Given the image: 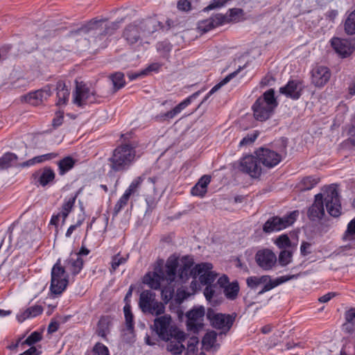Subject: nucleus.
I'll return each mask as SVG.
<instances>
[{
    "label": "nucleus",
    "instance_id": "774afa93",
    "mask_svg": "<svg viewBox=\"0 0 355 355\" xmlns=\"http://www.w3.org/2000/svg\"><path fill=\"white\" fill-rule=\"evenodd\" d=\"M41 352L38 351L35 347L31 346L28 349L19 355H40Z\"/></svg>",
    "mask_w": 355,
    "mask_h": 355
},
{
    "label": "nucleus",
    "instance_id": "bf43d9fd",
    "mask_svg": "<svg viewBox=\"0 0 355 355\" xmlns=\"http://www.w3.org/2000/svg\"><path fill=\"white\" fill-rule=\"evenodd\" d=\"M229 0H212L210 3L205 7L204 11H209L216 8H220L225 5Z\"/></svg>",
    "mask_w": 355,
    "mask_h": 355
},
{
    "label": "nucleus",
    "instance_id": "4c0bfd02",
    "mask_svg": "<svg viewBox=\"0 0 355 355\" xmlns=\"http://www.w3.org/2000/svg\"><path fill=\"white\" fill-rule=\"evenodd\" d=\"M242 69V67H239L237 70L235 71L230 73L227 75L224 79H223L219 83L216 84L214 87L211 88V89L209 92V93L206 95V96L204 98L202 103L207 101V99L212 95L214 93H215L217 90H218L222 86L227 84L229 81H230L231 79L234 78L239 72Z\"/></svg>",
    "mask_w": 355,
    "mask_h": 355
},
{
    "label": "nucleus",
    "instance_id": "09e8293b",
    "mask_svg": "<svg viewBox=\"0 0 355 355\" xmlns=\"http://www.w3.org/2000/svg\"><path fill=\"white\" fill-rule=\"evenodd\" d=\"M293 252L283 250L281 251L278 258V262L282 266H286L292 261Z\"/></svg>",
    "mask_w": 355,
    "mask_h": 355
},
{
    "label": "nucleus",
    "instance_id": "4be33fe9",
    "mask_svg": "<svg viewBox=\"0 0 355 355\" xmlns=\"http://www.w3.org/2000/svg\"><path fill=\"white\" fill-rule=\"evenodd\" d=\"M236 318V314H223L218 313L215 316L214 322H212L211 326L218 329H222L223 333L227 332L232 327Z\"/></svg>",
    "mask_w": 355,
    "mask_h": 355
},
{
    "label": "nucleus",
    "instance_id": "f704fd0d",
    "mask_svg": "<svg viewBox=\"0 0 355 355\" xmlns=\"http://www.w3.org/2000/svg\"><path fill=\"white\" fill-rule=\"evenodd\" d=\"M174 338L175 340H171L167 345V349L173 355H180L185 349L182 343V342L185 340V334H184V336L181 339L178 338Z\"/></svg>",
    "mask_w": 355,
    "mask_h": 355
},
{
    "label": "nucleus",
    "instance_id": "1a4fd4ad",
    "mask_svg": "<svg viewBox=\"0 0 355 355\" xmlns=\"http://www.w3.org/2000/svg\"><path fill=\"white\" fill-rule=\"evenodd\" d=\"M103 96L90 90L83 82L76 80V89L73 94V103L78 107H83L87 104L100 103Z\"/></svg>",
    "mask_w": 355,
    "mask_h": 355
},
{
    "label": "nucleus",
    "instance_id": "8fccbe9b",
    "mask_svg": "<svg viewBox=\"0 0 355 355\" xmlns=\"http://www.w3.org/2000/svg\"><path fill=\"white\" fill-rule=\"evenodd\" d=\"M216 279V275L209 270L203 271L200 275L199 281L202 285L211 286Z\"/></svg>",
    "mask_w": 355,
    "mask_h": 355
},
{
    "label": "nucleus",
    "instance_id": "7c9ffc66",
    "mask_svg": "<svg viewBox=\"0 0 355 355\" xmlns=\"http://www.w3.org/2000/svg\"><path fill=\"white\" fill-rule=\"evenodd\" d=\"M112 325V320L109 315L101 316L97 323L96 334L103 338H106L110 333V328Z\"/></svg>",
    "mask_w": 355,
    "mask_h": 355
},
{
    "label": "nucleus",
    "instance_id": "aec40b11",
    "mask_svg": "<svg viewBox=\"0 0 355 355\" xmlns=\"http://www.w3.org/2000/svg\"><path fill=\"white\" fill-rule=\"evenodd\" d=\"M165 279L164 271L161 267L155 268L153 272H148L144 277V283L152 289H159L161 282Z\"/></svg>",
    "mask_w": 355,
    "mask_h": 355
},
{
    "label": "nucleus",
    "instance_id": "338daca9",
    "mask_svg": "<svg viewBox=\"0 0 355 355\" xmlns=\"http://www.w3.org/2000/svg\"><path fill=\"white\" fill-rule=\"evenodd\" d=\"M311 244L309 242L303 241L300 246V253L302 256H306L311 253Z\"/></svg>",
    "mask_w": 355,
    "mask_h": 355
},
{
    "label": "nucleus",
    "instance_id": "6ab92c4d",
    "mask_svg": "<svg viewBox=\"0 0 355 355\" xmlns=\"http://www.w3.org/2000/svg\"><path fill=\"white\" fill-rule=\"evenodd\" d=\"M311 83L317 87H323L331 77L329 69L324 66H317L311 71Z\"/></svg>",
    "mask_w": 355,
    "mask_h": 355
},
{
    "label": "nucleus",
    "instance_id": "39448f33",
    "mask_svg": "<svg viewBox=\"0 0 355 355\" xmlns=\"http://www.w3.org/2000/svg\"><path fill=\"white\" fill-rule=\"evenodd\" d=\"M174 289L172 287H164L161 292L164 303L155 299V293L149 290L142 291L139 296V306L144 313L159 315L165 311V304L172 300Z\"/></svg>",
    "mask_w": 355,
    "mask_h": 355
},
{
    "label": "nucleus",
    "instance_id": "6e6552de",
    "mask_svg": "<svg viewBox=\"0 0 355 355\" xmlns=\"http://www.w3.org/2000/svg\"><path fill=\"white\" fill-rule=\"evenodd\" d=\"M171 316L168 314L156 318L154 320L153 330L163 340H169L173 338L181 339L184 332L180 331L176 327L171 325Z\"/></svg>",
    "mask_w": 355,
    "mask_h": 355
},
{
    "label": "nucleus",
    "instance_id": "cd10ccee",
    "mask_svg": "<svg viewBox=\"0 0 355 355\" xmlns=\"http://www.w3.org/2000/svg\"><path fill=\"white\" fill-rule=\"evenodd\" d=\"M320 180V178L315 175H309L303 178L295 186L298 191H305L313 189Z\"/></svg>",
    "mask_w": 355,
    "mask_h": 355
},
{
    "label": "nucleus",
    "instance_id": "c85d7f7f",
    "mask_svg": "<svg viewBox=\"0 0 355 355\" xmlns=\"http://www.w3.org/2000/svg\"><path fill=\"white\" fill-rule=\"evenodd\" d=\"M178 264L179 263L178 258L170 257L167 259L165 265V279H167L170 282H173L175 280L177 275V269L178 267Z\"/></svg>",
    "mask_w": 355,
    "mask_h": 355
},
{
    "label": "nucleus",
    "instance_id": "13d9d810",
    "mask_svg": "<svg viewBox=\"0 0 355 355\" xmlns=\"http://www.w3.org/2000/svg\"><path fill=\"white\" fill-rule=\"evenodd\" d=\"M259 136V132L257 131H254L252 134L247 135L245 137L242 139L240 141V146H245L250 144H252Z\"/></svg>",
    "mask_w": 355,
    "mask_h": 355
},
{
    "label": "nucleus",
    "instance_id": "423d86ee",
    "mask_svg": "<svg viewBox=\"0 0 355 355\" xmlns=\"http://www.w3.org/2000/svg\"><path fill=\"white\" fill-rule=\"evenodd\" d=\"M277 105L275 90L269 89L256 100L252 107L254 119L259 121L268 120L273 115Z\"/></svg>",
    "mask_w": 355,
    "mask_h": 355
},
{
    "label": "nucleus",
    "instance_id": "bb28decb",
    "mask_svg": "<svg viewBox=\"0 0 355 355\" xmlns=\"http://www.w3.org/2000/svg\"><path fill=\"white\" fill-rule=\"evenodd\" d=\"M211 181V176L205 175L200 178L196 185L191 189V193L193 196L203 197L207 191V186Z\"/></svg>",
    "mask_w": 355,
    "mask_h": 355
},
{
    "label": "nucleus",
    "instance_id": "ddd939ff",
    "mask_svg": "<svg viewBox=\"0 0 355 355\" xmlns=\"http://www.w3.org/2000/svg\"><path fill=\"white\" fill-rule=\"evenodd\" d=\"M205 313V308L202 306L194 307L186 313L187 327L189 331L197 334L203 328L202 321Z\"/></svg>",
    "mask_w": 355,
    "mask_h": 355
},
{
    "label": "nucleus",
    "instance_id": "052dcab7",
    "mask_svg": "<svg viewBox=\"0 0 355 355\" xmlns=\"http://www.w3.org/2000/svg\"><path fill=\"white\" fill-rule=\"evenodd\" d=\"M93 352L96 355H110L108 348L101 343L94 345Z\"/></svg>",
    "mask_w": 355,
    "mask_h": 355
},
{
    "label": "nucleus",
    "instance_id": "393cba45",
    "mask_svg": "<svg viewBox=\"0 0 355 355\" xmlns=\"http://www.w3.org/2000/svg\"><path fill=\"white\" fill-rule=\"evenodd\" d=\"M84 261L78 255L71 254L70 257L64 261V268H68L72 275H77L83 269Z\"/></svg>",
    "mask_w": 355,
    "mask_h": 355
},
{
    "label": "nucleus",
    "instance_id": "603ef678",
    "mask_svg": "<svg viewBox=\"0 0 355 355\" xmlns=\"http://www.w3.org/2000/svg\"><path fill=\"white\" fill-rule=\"evenodd\" d=\"M145 200L147 205L146 214H150L157 207V198L154 195H147Z\"/></svg>",
    "mask_w": 355,
    "mask_h": 355
},
{
    "label": "nucleus",
    "instance_id": "680f3d73",
    "mask_svg": "<svg viewBox=\"0 0 355 355\" xmlns=\"http://www.w3.org/2000/svg\"><path fill=\"white\" fill-rule=\"evenodd\" d=\"M58 155H59V154L58 153H55V152L44 154L42 155H38V156H36L37 159V160H36V162H38V163H42V162H46V161L53 159L58 157Z\"/></svg>",
    "mask_w": 355,
    "mask_h": 355
},
{
    "label": "nucleus",
    "instance_id": "49530a36",
    "mask_svg": "<svg viewBox=\"0 0 355 355\" xmlns=\"http://www.w3.org/2000/svg\"><path fill=\"white\" fill-rule=\"evenodd\" d=\"M130 196H129L127 193H123V196L119 198V200L116 203L114 211H113V218L116 217L121 210L127 205L128 200Z\"/></svg>",
    "mask_w": 355,
    "mask_h": 355
},
{
    "label": "nucleus",
    "instance_id": "473e14b6",
    "mask_svg": "<svg viewBox=\"0 0 355 355\" xmlns=\"http://www.w3.org/2000/svg\"><path fill=\"white\" fill-rule=\"evenodd\" d=\"M76 162V160L71 156H67L60 159L57 163L59 174L63 175L67 173L74 167Z\"/></svg>",
    "mask_w": 355,
    "mask_h": 355
},
{
    "label": "nucleus",
    "instance_id": "0e129e2a",
    "mask_svg": "<svg viewBox=\"0 0 355 355\" xmlns=\"http://www.w3.org/2000/svg\"><path fill=\"white\" fill-rule=\"evenodd\" d=\"M64 121V112L63 111H58L55 113V116L52 121V125L53 128H58L59 126H60Z\"/></svg>",
    "mask_w": 355,
    "mask_h": 355
},
{
    "label": "nucleus",
    "instance_id": "f257e3e1",
    "mask_svg": "<svg viewBox=\"0 0 355 355\" xmlns=\"http://www.w3.org/2000/svg\"><path fill=\"white\" fill-rule=\"evenodd\" d=\"M328 214L333 217H338L341 214L340 196L336 187L329 186L325 193H318L315 196L313 204L307 210V217L312 222H319L325 216L324 207Z\"/></svg>",
    "mask_w": 355,
    "mask_h": 355
},
{
    "label": "nucleus",
    "instance_id": "2f4dec72",
    "mask_svg": "<svg viewBox=\"0 0 355 355\" xmlns=\"http://www.w3.org/2000/svg\"><path fill=\"white\" fill-rule=\"evenodd\" d=\"M43 312V307L41 305H34L26 309L22 313L17 315L19 322H24L28 318L36 317Z\"/></svg>",
    "mask_w": 355,
    "mask_h": 355
},
{
    "label": "nucleus",
    "instance_id": "37998d69",
    "mask_svg": "<svg viewBox=\"0 0 355 355\" xmlns=\"http://www.w3.org/2000/svg\"><path fill=\"white\" fill-rule=\"evenodd\" d=\"M345 31L349 35L355 34V10L347 17L345 24Z\"/></svg>",
    "mask_w": 355,
    "mask_h": 355
},
{
    "label": "nucleus",
    "instance_id": "c756f323",
    "mask_svg": "<svg viewBox=\"0 0 355 355\" xmlns=\"http://www.w3.org/2000/svg\"><path fill=\"white\" fill-rule=\"evenodd\" d=\"M182 266L179 269V278L182 282H186L189 279L191 268L193 266V259L189 256H184L182 259Z\"/></svg>",
    "mask_w": 355,
    "mask_h": 355
},
{
    "label": "nucleus",
    "instance_id": "0eeeda50",
    "mask_svg": "<svg viewBox=\"0 0 355 355\" xmlns=\"http://www.w3.org/2000/svg\"><path fill=\"white\" fill-rule=\"evenodd\" d=\"M300 273L291 275H285L279 277L275 279H271L269 275H262L261 277L251 276L247 278L246 284L249 288L255 290L259 286H262L261 289L257 293L258 295L272 290L276 286L286 282L291 279H295L300 277Z\"/></svg>",
    "mask_w": 355,
    "mask_h": 355
},
{
    "label": "nucleus",
    "instance_id": "72a5a7b5",
    "mask_svg": "<svg viewBox=\"0 0 355 355\" xmlns=\"http://www.w3.org/2000/svg\"><path fill=\"white\" fill-rule=\"evenodd\" d=\"M17 165V156L12 153H6L0 157V169H7Z\"/></svg>",
    "mask_w": 355,
    "mask_h": 355
},
{
    "label": "nucleus",
    "instance_id": "a19ab883",
    "mask_svg": "<svg viewBox=\"0 0 355 355\" xmlns=\"http://www.w3.org/2000/svg\"><path fill=\"white\" fill-rule=\"evenodd\" d=\"M212 268V265L209 263H201L196 264L194 267L191 268V272L189 274V278L193 277L196 279L198 276L200 277L203 271L209 270Z\"/></svg>",
    "mask_w": 355,
    "mask_h": 355
},
{
    "label": "nucleus",
    "instance_id": "5701e85b",
    "mask_svg": "<svg viewBox=\"0 0 355 355\" xmlns=\"http://www.w3.org/2000/svg\"><path fill=\"white\" fill-rule=\"evenodd\" d=\"M33 176L42 187H45L54 181L55 173L50 166H45L41 171L34 173Z\"/></svg>",
    "mask_w": 355,
    "mask_h": 355
},
{
    "label": "nucleus",
    "instance_id": "f03ea898",
    "mask_svg": "<svg viewBox=\"0 0 355 355\" xmlns=\"http://www.w3.org/2000/svg\"><path fill=\"white\" fill-rule=\"evenodd\" d=\"M124 19V17H121L115 21H107L105 19H94L80 28L71 31L69 35L92 33L90 42H92L98 48L103 49L107 46V36L114 34Z\"/></svg>",
    "mask_w": 355,
    "mask_h": 355
},
{
    "label": "nucleus",
    "instance_id": "a878e982",
    "mask_svg": "<svg viewBox=\"0 0 355 355\" xmlns=\"http://www.w3.org/2000/svg\"><path fill=\"white\" fill-rule=\"evenodd\" d=\"M200 91L193 93L192 95H191L190 96L184 99L183 101L180 103L173 110L164 113V115L162 116V117H163L164 119L174 118L182 110L187 107L191 103L192 100L196 98L200 94Z\"/></svg>",
    "mask_w": 355,
    "mask_h": 355
},
{
    "label": "nucleus",
    "instance_id": "2eb2a0df",
    "mask_svg": "<svg viewBox=\"0 0 355 355\" xmlns=\"http://www.w3.org/2000/svg\"><path fill=\"white\" fill-rule=\"evenodd\" d=\"M304 88L302 81L290 80L286 85L279 88V93L295 101L301 97Z\"/></svg>",
    "mask_w": 355,
    "mask_h": 355
},
{
    "label": "nucleus",
    "instance_id": "ea45409f",
    "mask_svg": "<svg viewBox=\"0 0 355 355\" xmlns=\"http://www.w3.org/2000/svg\"><path fill=\"white\" fill-rule=\"evenodd\" d=\"M78 193L79 192H77L73 196L71 197L67 201L63 203L60 212L63 222H64L69 214L71 211Z\"/></svg>",
    "mask_w": 355,
    "mask_h": 355
},
{
    "label": "nucleus",
    "instance_id": "b1692460",
    "mask_svg": "<svg viewBox=\"0 0 355 355\" xmlns=\"http://www.w3.org/2000/svg\"><path fill=\"white\" fill-rule=\"evenodd\" d=\"M55 90L58 98L56 105H65L69 101L70 94L69 87L66 85L64 81L60 80L56 83Z\"/></svg>",
    "mask_w": 355,
    "mask_h": 355
},
{
    "label": "nucleus",
    "instance_id": "9b49d317",
    "mask_svg": "<svg viewBox=\"0 0 355 355\" xmlns=\"http://www.w3.org/2000/svg\"><path fill=\"white\" fill-rule=\"evenodd\" d=\"M298 211H293L283 217L277 216L269 218L263 225V231L270 234L279 232L292 225L297 219Z\"/></svg>",
    "mask_w": 355,
    "mask_h": 355
},
{
    "label": "nucleus",
    "instance_id": "e2e57ef3",
    "mask_svg": "<svg viewBox=\"0 0 355 355\" xmlns=\"http://www.w3.org/2000/svg\"><path fill=\"white\" fill-rule=\"evenodd\" d=\"M192 3L189 0H179L177 3V8L178 10L188 12L192 8Z\"/></svg>",
    "mask_w": 355,
    "mask_h": 355
},
{
    "label": "nucleus",
    "instance_id": "58836bf2",
    "mask_svg": "<svg viewBox=\"0 0 355 355\" xmlns=\"http://www.w3.org/2000/svg\"><path fill=\"white\" fill-rule=\"evenodd\" d=\"M239 292V283L235 281L229 284L225 287L224 293L225 297L231 300H234L238 296Z\"/></svg>",
    "mask_w": 355,
    "mask_h": 355
},
{
    "label": "nucleus",
    "instance_id": "5fc2aeb1",
    "mask_svg": "<svg viewBox=\"0 0 355 355\" xmlns=\"http://www.w3.org/2000/svg\"><path fill=\"white\" fill-rule=\"evenodd\" d=\"M275 243L279 248L284 250H286L285 248H290L291 246V241L287 234H282L279 236L277 239Z\"/></svg>",
    "mask_w": 355,
    "mask_h": 355
},
{
    "label": "nucleus",
    "instance_id": "3c124183",
    "mask_svg": "<svg viewBox=\"0 0 355 355\" xmlns=\"http://www.w3.org/2000/svg\"><path fill=\"white\" fill-rule=\"evenodd\" d=\"M275 148L276 152L279 153L282 157L286 156L287 154L286 148L288 146V139L286 137H282L275 143Z\"/></svg>",
    "mask_w": 355,
    "mask_h": 355
},
{
    "label": "nucleus",
    "instance_id": "9d476101",
    "mask_svg": "<svg viewBox=\"0 0 355 355\" xmlns=\"http://www.w3.org/2000/svg\"><path fill=\"white\" fill-rule=\"evenodd\" d=\"M69 275L67 274L64 266L61 264L58 259L51 269V279L50 290L52 293L60 295L68 285Z\"/></svg>",
    "mask_w": 355,
    "mask_h": 355
},
{
    "label": "nucleus",
    "instance_id": "6e6d98bb",
    "mask_svg": "<svg viewBox=\"0 0 355 355\" xmlns=\"http://www.w3.org/2000/svg\"><path fill=\"white\" fill-rule=\"evenodd\" d=\"M343 239L345 240H354L355 239V218L349 223Z\"/></svg>",
    "mask_w": 355,
    "mask_h": 355
},
{
    "label": "nucleus",
    "instance_id": "7ed1b4c3",
    "mask_svg": "<svg viewBox=\"0 0 355 355\" xmlns=\"http://www.w3.org/2000/svg\"><path fill=\"white\" fill-rule=\"evenodd\" d=\"M162 27V24L155 17L135 21L124 28L122 37L128 45L133 46L137 43H141L144 37L153 34Z\"/></svg>",
    "mask_w": 355,
    "mask_h": 355
},
{
    "label": "nucleus",
    "instance_id": "c03bdc74",
    "mask_svg": "<svg viewBox=\"0 0 355 355\" xmlns=\"http://www.w3.org/2000/svg\"><path fill=\"white\" fill-rule=\"evenodd\" d=\"M217 339V334L214 331L207 332L202 338V344L206 349L211 348L214 346Z\"/></svg>",
    "mask_w": 355,
    "mask_h": 355
},
{
    "label": "nucleus",
    "instance_id": "79ce46f5",
    "mask_svg": "<svg viewBox=\"0 0 355 355\" xmlns=\"http://www.w3.org/2000/svg\"><path fill=\"white\" fill-rule=\"evenodd\" d=\"M110 79L114 87V91L112 93L116 92L125 86V81L124 79V75L121 72H116L115 73L112 74L110 76Z\"/></svg>",
    "mask_w": 355,
    "mask_h": 355
},
{
    "label": "nucleus",
    "instance_id": "a18cd8bd",
    "mask_svg": "<svg viewBox=\"0 0 355 355\" xmlns=\"http://www.w3.org/2000/svg\"><path fill=\"white\" fill-rule=\"evenodd\" d=\"M189 296V293L185 291L184 290L178 289L177 291L176 295L175 296V298L172 300L171 304H170V309L172 311L173 306L174 305L175 306H180L183 301L187 299Z\"/></svg>",
    "mask_w": 355,
    "mask_h": 355
},
{
    "label": "nucleus",
    "instance_id": "4468645a",
    "mask_svg": "<svg viewBox=\"0 0 355 355\" xmlns=\"http://www.w3.org/2000/svg\"><path fill=\"white\" fill-rule=\"evenodd\" d=\"M254 153L257 155L260 163L269 168L277 166L282 159L279 153L268 148H260Z\"/></svg>",
    "mask_w": 355,
    "mask_h": 355
},
{
    "label": "nucleus",
    "instance_id": "de8ad7c7",
    "mask_svg": "<svg viewBox=\"0 0 355 355\" xmlns=\"http://www.w3.org/2000/svg\"><path fill=\"white\" fill-rule=\"evenodd\" d=\"M144 180V178L143 175L134 179L124 193H127L129 196H131V195L135 193L141 186Z\"/></svg>",
    "mask_w": 355,
    "mask_h": 355
},
{
    "label": "nucleus",
    "instance_id": "69168bd1",
    "mask_svg": "<svg viewBox=\"0 0 355 355\" xmlns=\"http://www.w3.org/2000/svg\"><path fill=\"white\" fill-rule=\"evenodd\" d=\"M346 322L355 324V308H351L345 313Z\"/></svg>",
    "mask_w": 355,
    "mask_h": 355
},
{
    "label": "nucleus",
    "instance_id": "864d4df0",
    "mask_svg": "<svg viewBox=\"0 0 355 355\" xmlns=\"http://www.w3.org/2000/svg\"><path fill=\"white\" fill-rule=\"evenodd\" d=\"M42 339L41 333L38 331H33L24 341L21 343V345H27L32 346L35 343L40 341Z\"/></svg>",
    "mask_w": 355,
    "mask_h": 355
},
{
    "label": "nucleus",
    "instance_id": "e433bc0d",
    "mask_svg": "<svg viewBox=\"0 0 355 355\" xmlns=\"http://www.w3.org/2000/svg\"><path fill=\"white\" fill-rule=\"evenodd\" d=\"M123 312L125 316V323L128 331H130L131 334L135 331V322L134 315L131 311L130 304L125 305L123 307Z\"/></svg>",
    "mask_w": 355,
    "mask_h": 355
},
{
    "label": "nucleus",
    "instance_id": "c9c22d12",
    "mask_svg": "<svg viewBox=\"0 0 355 355\" xmlns=\"http://www.w3.org/2000/svg\"><path fill=\"white\" fill-rule=\"evenodd\" d=\"M216 15L214 16L198 22V28L202 33H207L216 26L222 25L223 24H217Z\"/></svg>",
    "mask_w": 355,
    "mask_h": 355
},
{
    "label": "nucleus",
    "instance_id": "412c9836",
    "mask_svg": "<svg viewBox=\"0 0 355 355\" xmlns=\"http://www.w3.org/2000/svg\"><path fill=\"white\" fill-rule=\"evenodd\" d=\"M245 12L243 9L234 8L228 10L226 15L216 14L217 24L239 22L244 19Z\"/></svg>",
    "mask_w": 355,
    "mask_h": 355
},
{
    "label": "nucleus",
    "instance_id": "4d7b16f0",
    "mask_svg": "<svg viewBox=\"0 0 355 355\" xmlns=\"http://www.w3.org/2000/svg\"><path fill=\"white\" fill-rule=\"evenodd\" d=\"M126 261L127 258L121 257L119 254L114 256L112 259V268L110 272H112L115 271L120 265L125 263Z\"/></svg>",
    "mask_w": 355,
    "mask_h": 355
},
{
    "label": "nucleus",
    "instance_id": "dca6fc26",
    "mask_svg": "<svg viewBox=\"0 0 355 355\" xmlns=\"http://www.w3.org/2000/svg\"><path fill=\"white\" fill-rule=\"evenodd\" d=\"M334 50L342 58L349 57L355 50V45L347 39L334 37L331 40Z\"/></svg>",
    "mask_w": 355,
    "mask_h": 355
},
{
    "label": "nucleus",
    "instance_id": "a211bd4d",
    "mask_svg": "<svg viewBox=\"0 0 355 355\" xmlns=\"http://www.w3.org/2000/svg\"><path fill=\"white\" fill-rule=\"evenodd\" d=\"M51 85H47L42 89L29 92L25 96V100L27 103L34 106H37L41 104L44 100H46L51 96Z\"/></svg>",
    "mask_w": 355,
    "mask_h": 355
},
{
    "label": "nucleus",
    "instance_id": "f8f14e48",
    "mask_svg": "<svg viewBox=\"0 0 355 355\" xmlns=\"http://www.w3.org/2000/svg\"><path fill=\"white\" fill-rule=\"evenodd\" d=\"M239 170L248 174L252 178H259L262 173V168L257 155H246L240 159Z\"/></svg>",
    "mask_w": 355,
    "mask_h": 355
},
{
    "label": "nucleus",
    "instance_id": "f3484780",
    "mask_svg": "<svg viewBox=\"0 0 355 355\" xmlns=\"http://www.w3.org/2000/svg\"><path fill=\"white\" fill-rule=\"evenodd\" d=\"M255 260L257 265L263 270H270L277 262L275 254L268 249L259 250L257 252Z\"/></svg>",
    "mask_w": 355,
    "mask_h": 355
},
{
    "label": "nucleus",
    "instance_id": "20e7f679",
    "mask_svg": "<svg viewBox=\"0 0 355 355\" xmlns=\"http://www.w3.org/2000/svg\"><path fill=\"white\" fill-rule=\"evenodd\" d=\"M136 145L124 143L114 148L107 159L110 167L109 174L124 173L129 170L135 162Z\"/></svg>",
    "mask_w": 355,
    "mask_h": 355
}]
</instances>
